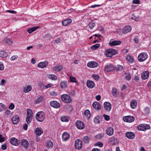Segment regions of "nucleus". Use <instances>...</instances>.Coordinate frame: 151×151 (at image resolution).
<instances>
[{"instance_id":"nucleus-17","label":"nucleus","mask_w":151,"mask_h":151,"mask_svg":"<svg viewBox=\"0 0 151 151\" xmlns=\"http://www.w3.org/2000/svg\"><path fill=\"white\" fill-rule=\"evenodd\" d=\"M98 64L95 61H91L87 63V66L91 68H94L98 66Z\"/></svg>"},{"instance_id":"nucleus-6","label":"nucleus","mask_w":151,"mask_h":151,"mask_svg":"<svg viewBox=\"0 0 151 151\" xmlns=\"http://www.w3.org/2000/svg\"><path fill=\"white\" fill-rule=\"evenodd\" d=\"M61 98L62 101L65 103H69L72 101L71 98L69 95H62Z\"/></svg>"},{"instance_id":"nucleus-2","label":"nucleus","mask_w":151,"mask_h":151,"mask_svg":"<svg viewBox=\"0 0 151 151\" xmlns=\"http://www.w3.org/2000/svg\"><path fill=\"white\" fill-rule=\"evenodd\" d=\"M32 112L30 109H27V116L26 120L27 124H29L32 118Z\"/></svg>"},{"instance_id":"nucleus-13","label":"nucleus","mask_w":151,"mask_h":151,"mask_svg":"<svg viewBox=\"0 0 151 151\" xmlns=\"http://www.w3.org/2000/svg\"><path fill=\"white\" fill-rule=\"evenodd\" d=\"M48 64V62L47 61L41 62L39 63L37 67L39 68H43L46 67Z\"/></svg>"},{"instance_id":"nucleus-10","label":"nucleus","mask_w":151,"mask_h":151,"mask_svg":"<svg viewBox=\"0 0 151 151\" xmlns=\"http://www.w3.org/2000/svg\"><path fill=\"white\" fill-rule=\"evenodd\" d=\"M76 126L77 128L80 129H83L85 126L84 123L82 121L78 120L76 123Z\"/></svg>"},{"instance_id":"nucleus-29","label":"nucleus","mask_w":151,"mask_h":151,"mask_svg":"<svg viewBox=\"0 0 151 151\" xmlns=\"http://www.w3.org/2000/svg\"><path fill=\"white\" fill-rule=\"evenodd\" d=\"M69 134L67 132H64L62 135V138L63 140L66 141L69 139Z\"/></svg>"},{"instance_id":"nucleus-60","label":"nucleus","mask_w":151,"mask_h":151,"mask_svg":"<svg viewBox=\"0 0 151 151\" xmlns=\"http://www.w3.org/2000/svg\"><path fill=\"white\" fill-rule=\"evenodd\" d=\"M132 2L134 4H139L140 3V2L139 0H133Z\"/></svg>"},{"instance_id":"nucleus-1","label":"nucleus","mask_w":151,"mask_h":151,"mask_svg":"<svg viewBox=\"0 0 151 151\" xmlns=\"http://www.w3.org/2000/svg\"><path fill=\"white\" fill-rule=\"evenodd\" d=\"M117 53V52L116 50L110 48L105 51L104 55L107 57H111Z\"/></svg>"},{"instance_id":"nucleus-51","label":"nucleus","mask_w":151,"mask_h":151,"mask_svg":"<svg viewBox=\"0 0 151 151\" xmlns=\"http://www.w3.org/2000/svg\"><path fill=\"white\" fill-rule=\"evenodd\" d=\"M104 136V134H100L97 135H96V138L97 139H100L101 138L103 137Z\"/></svg>"},{"instance_id":"nucleus-9","label":"nucleus","mask_w":151,"mask_h":151,"mask_svg":"<svg viewBox=\"0 0 151 151\" xmlns=\"http://www.w3.org/2000/svg\"><path fill=\"white\" fill-rule=\"evenodd\" d=\"M123 119L124 122H131L134 120V118L133 116H124L123 118Z\"/></svg>"},{"instance_id":"nucleus-59","label":"nucleus","mask_w":151,"mask_h":151,"mask_svg":"<svg viewBox=\"0 0 151 151\" xmlns=\"http://www.w3.org/2000/svg\"><path fill=\"white\" fill-rule=\"evenodd\" d=\"M6 83V81L4 79L1 80V83H0V85L3 86Z\"/></svg>"},{"instance_id":"nucleus-26","label":"nucleus","mask_w":151,"mask_h":151,"mask_svg":"<svg viewBox=\"0 0 151 151\" xmlns=\"http://www.w3.org/2000/svg\"><path fill=\"white\" fill-rule=\"evenodd\" d=\"M126 136L129 139H133L134 138L135 134L132 132H128L126 133Z\"/></svg>"},{"instance_id":"nucleus-52","label":"nucleus","mask_w":151,"mask_h":151,"mask_svg":"<svg viewBox=\"0 0 151 151\" xmlns=\"http://www.w3.org/2000/svg\"><path fill=\"white\" fill-rule=\"evenodd\" d=\"M5 106L2 103H0V111L4 110L5 109Z\"/></svg>"},{"instance_id":"nucleus-34","label":"nucleus","mask_w":151,"mask_h":151,"mask_svg":"<svg viewBox=\"0 0 151 151\" xmlns=\"http://www.w3.org/2000/svg\"><path fill=\"white\" fill-rule=\"evenodd\" d=\"M32 89V86L30 85H28L27 87L24 88L23 91L25 93L29 92Z\"/></svg>"},{"instance_id":"nucleus-7","label":"nucleus","mask_w":151,"mask_h":151,"mask_svg":"<svg viewBox=\"0 0 151 151\" xmlns=\"http://www.w3.org/2000/svg\"><path fill=\"white\" fill-rule=\"evenodd\" d=\"M104 106L105 111L109 112L111 109V105L108 102H105L104 103Z\"/></svg>"},{"instance_id":"nucleus-3","label":"nucleus","mask_w":151,"mask_h":151,"mask_svg":"<svg viewBox=\"0 0 151 151\" xmlns=\"http://www.w3.org/2000/svg\"><path fill=\"white\" fill-rule=\"evenodd\" d=\"M148 57V55L146 52H143L138 56V60L139 62H143Z\"/></svg>"},{"instance_id":"nucleus-22","label":"nucleus","mask_w":151,"mask_h":151,"mask_svg":"<svg viewBox=\"0 0 151 151\" xmlns=\"http://www.w3.org/2000/svg\"><path fill=\"white\" fill-rule=\"evenodd\" d=\"M132 29L131 26H127L124 28L123 30V32L124 34H127L131 31Z\"/></svg>"},{"instance_id":"nucleus-53","label":"nucleus","mask_w":151,"mask_h":151,"mask_svg":"<svg viewBox=\"0 0 151 151\" xmlns=\"http://www.w3.org/2000/svg\"><path fill=\"white\" fill-rule=\"evenodd\" d=\"M92 77L96 80L97 81L99 78V76L97 75H93L92 76Z\"/></svg>"},{"instance_id":"nucleus-5","label":"nucleus","mask_w":151,"mask_h":151,"mask_svg":"<svg viewBox=\"0 0 151 151\" xmlns=\"http://www.w3.org/2000/svg\"><path fill=\"white\" fill-rule=\"evenodd\" d=\"M150 129V126L146 124H141L138 126V129L141 131H145L147 129Z\"/></svg>"},{"instance_id":"nucleus-42","label":"nucleus","mask_w":151,"mask_h":151,"mask_svg":"<svg viewBox=\"0 0 151 151\" xmlns=\"http://www.w3.org/2000/svg\"><path fill=\"white\" fill-rule=\"evenodd\" d=\"M100 122V118L99 116H97L94 119V122L96 124L99 123Z\"/></svg>"},{"instance_id":"nucleus-11","label":"nucleus","mask_w":151,"mask_h":151,"mask_svg":"<svg viewBox=\"0 0 151 151\" xmlns=\"http://www.w3.org/2000/svg\"><path fill=\"white\" fill-rule=\"evenodd\" d=\"M114 69V66L111 64L107 65L104 68V70L106 72L112 71H113Z\"/></svg>"},{"instance_id":"nucleus-21","label":"nucleus","mask_w":151,"mask_h":151,"mask_svg":"<svg viewBox=\"0 0 151 151\" xmlns=\"http://www.w3.org/2000/svg\"><path fill=\"white\" fill-rule=\"evenodd\" d=\"M63 67L62 66L59 65H57L53 67V69L56 72H59L62 70Z\"/></svg>"},{"instance_id":"nucleus-46","label":"nucleus","mask_w":151,"mask_h":151,"mask_svg":"<svg viewBox=\"0 0 151 151\" xmlns=\"http://www.w3.org/2000/svg\"><path fill=\"white\" fill-rule=\"evenodd\" d=\"M112 93L113 94H117L119 93V91L116 88H112Z\"/></svg>"},{"instance_id":"nucleus-4","label":"nucleus","mask_w":151,"mask_h":151,"mask_svg":"<svg viewBox=\"0 0 151 151\" xmlns=\"http://www.w3.org/2000/svg\"><path fill=\"white\" fill-rule=\"evenodd\" d=\"M45 118V114L42 111L39 112L36 114V119L39 122H42L43 121Z\"/></svg>"},{"instance_id":"nucleus-58","label":"nucleus","mask_w":151,"mask_h":151,"mask_svg":"<svg viewBox=\"0 0 151 151\" xmlns=\"http://www.w3.org/2000/svg\"><path fill=\"white\" fill-rule=\"evenodd\" d=\"M5 141V139L4 137H2V135L0 134V142H3L4 141Z\"/></svg>"},{"instance_id":"nucleus-45","label":"nucleus","mask_w":151,"mask_h":151,"mask_svg":"<svg viewBox=\"0 0 151 151\" xmlns=\"http://www.w3.org/2000/svg\"><path fill=\"white\" fill-rule=\"evenodd\" d=\"M134 80L136 82H138L139 80V77L138 76V74L137 73L134 75Z\"/></svg>"},{"instance_id":"nucleus-18","label":"nucleus","mask_w":151,"mask_h":151,"mask_svg":"<svg viewBox=\"0 0 151 151\" xmlns=\"http://www.w3.org/2000/svg\"><path fill=\"white\" fill-rule=\"evenodd\" d=\"M12 121L14 124H17L19 122V117L18 116L15 115L12 117Z\"/></svg>"},{"instance_id":"nucleus-41","label":"nucleus","mask_w":151,"mask_h":151,"mask_svg":"<svg viewBox=\"0 0 151 151\" xmlns=\"http://www.w3.org/2000/svg\"><path fill=\"white\" fill-rule=\"evenodd\" d=\"M61 121L63 122H67L69 120V119L68 117L65 116H62L61 117Z\"/></svg>"},{"instance_id":"nucleus-27","label":"nucleus","mask_w":151,"mask_h":151,"mask_svg":"<svg viewBox=\"0 0 151 151\" xmlns=\"http://www.w3.org/2000/svg\"><path fill=\"white\" fill-rule=\"evenodd\" d=\"M60 86L61 88L64 89L66 88L68 86L67 82L65 81H61L60 83Z\"/></svg>"},{"instance_id":"nucleus-55","label":"nucleus","mask_w":151,"mask_h":151,"mask_svg":"<svg viewBox=\"0 0 151 151\" xmlns=\"http://www.w3.org/2000/svg\"><path fill=\"white\" fill-rule=\"evenodd\" d=\"M4 69V66L1 62H0V70H3Z\"/></svg>"},{"instance_id":"nucleus-38","label":"nucleus","mask_w":151,"mask_h":151,"mask_svg":"<svg viewBox=\"0 0 151 151\" xmlns=\"http://www.w3.org/2000/svg\"><path fill=\"white\" fill-rule=\"evenodd\" d=\"M84 114L86 116L87 119H89L90 117L91 114L90 111L88 110H86L85 111Z\"/></svg>"},{"instance_id":"nucleus-14","label":"nucleus","mask_w":151,"mask_h":151,"mask_svg":"<svg viewBox=\"0 0 151 151\" xmlns=\"http://www.w3.org/2000/svg\"><path fill=\"white\" fill-rule=\"evenodd\" d=\"M149 76V73L147 71L143 72L141 74V78L143 80L147 79Z\"/></svg>"},{"instance_id":"nucleus-28","label":"nucleus","mask_w":151,"mask_h":151,"mask_svg":"<svg viewBox=\"0 0 151 151\" xmlns=\"http://www.w3.org/2000/svg\"><path fill=\"white\" fill-rule=\"evenodd\" d=\"M8 56L7 52L5 51H0V57L3 58H6Z\"/></svg>"},{"instance_id":"nucleus-43","label":"nucleus","mask_w":151,"mask_h":151,"mask_svg":"<svg viewBox=\"0 0 151 151\" xmlns=\"http://www.w3.org/2000/svg\"><path fill=\"white\" fill-rule=\"evenodd\" d=\"M100 47V45L99 44H97L92 45L91 47V49L93 50H95Z\"/></svg>"},{"instance_id":"nucleus-37","label":"nucleus","mask_w":151,"mask_h":151,"mask_svg":"<svg viewBox=\"0 0 151 151\" xmlns=\"http://www.w3.org/2000/svg\"><path fill=\"white\" fill-rule=\"evenodd\" d=\"M124 75L125 77L127 80H129L131 79V76L130 74L128 71H127L125 73Z\"/></svg>"},{"instance_id":"nucleus-19","label":"nucleus","mask_w":151,"mask_h":151,"mask_svg":"<svg viewBox=\"0 0 151 151\" xmlns=\"http://www.w3.org/2000/svg\"><path fill=\"white\" fill-rule=\"evenodd\" d=\"M87 86L89 88H92L95 86L94 83L92 81L88 80L87 81Z\"/></svg>"},{"instance_id":"nucleus-12","label":"nucleus","mask_w":151,"mask_h":151,"mask_svg":"<svg viewBox=\"0 0 151 151\" xmlns=\"http://www.w3.org/2000/svg\"><path fill=\"white\" fill-rule=\"evenodd\" d=\"M50 104L51 106L55 108H58L60 107V103L56 101H51Z\"/></svg>"},{"instance_id":"nucleus-56","label":"nucleus","mask_w":151,"mask_h":151,"mask_svg":"<svg viewBox=\"0 0 151 151\" xmlns=\"http://www.w3.org/2000/svg\"><path fill=\"white\" fill-rule=\"evenodd\" d=\"M52 86V84L51 83H49L46 84L45 86V88L46 89L51 87Z\"/></svg>"},{"instance_id":"nucleus-8","label":"nucleus","mask_w":151,"mask_h":151,"mask_svg":"<svg viewBox=\"0 0 151 151\" xmlns=\"http://www.w3.org/2000/svg\"><path fill=\"white\" fill-rule=\"evenodd\" d=\"M121 43V41H120L114 40L113 39H111L109 42V45L111 46H113L120 45Z\"/></svg>"},{"instance_id":"nucleus-40","label":"nucleus","mask_w":151,"mask_h":151,"mask_svg":"<svg viewBox=\"0 0 151 151\" xmlns=\"http://www.w3.org/2000/svg\"><path fill=\"white\" fill-rule=\"evenodd\" d=\"M131 19L132 20H134L136 21H138L139 19V17H137L134 14H132L131 15L130 17Z\"/></svg>"},{"instance_id":"nucleus-15","label":"nucleus","mask_w":151,"mask_h":151,"mask_svg":"<svg viewBox=\"0 0 151 151\" xmlns=\"http://www.w3.org/2000/svg\"><path fill=\"white\" fill-rule=\"evenodd\" d=\"M82 147V142L79 139H77L75 142V147L78 149H81Z\"/></svg>"},{"instance_id":"nucleus-31","label":"nucleus","mask_w":151,"mask_h":151,"mask_svg":"<svg viewBox=\"0 0 151 151\" xmlns=\"http://www.w3.org/2000/svg\"><path fill=\"white\" fill-rule=\"evenodd\" d=\"M22 145L25 148H27L28 146V142L27 140L25 139H23L21 142Z\"/></svg>"},{"instance_id":"nucleus-20","label":"nucleus","mask_w":151,"mask_h":151,"mask_svg":"<svg viewBox=\"0 0 151 151\" xmlns=\"http://www.w3.org/2000/svg\"><path fill=\"white\" fill-rule=\"evenodd\" d=\"M36 136H39L43 133V130L40 128H37L35 131Z\"/></svg>"},{"instance_id":"nucleus-61","label":"nucleus","mask_w":151,"mask_h":151,"mask_svg":"<svg viewBox=\"0 0 151 151\" xmlns=\"http://www.w3.org/2000/svg\"><path fill=\"white\" fill-rule=\"evenodd\" d=\"M134 41L136 43H138L139 40L137 37L136 36L134 37Z\"/></svg>"},{"instance_id":"nucleus-54","label":"nucleus","mask_w":151,"mask_h":151,"mask_svg":"<svg viewBox=\"0 0 151 151\" xmlns=\"http://www.w3.org/2000/svg\"><path fill=\"white\" fill-rule=\"evenodd\" d=\"M103 116L104 118L105 119L106 121H108L110 119V117L109 115L104 114Z\"/></svg>"},{"instance_id":"nucleus-35","label":"nucleus","mask_w":151,"mask_h":151,"mask_svg":"<svg viewBox=\"0 0 151 151\" xmlns=\"http://www.w3.org/2000/svg\"><path fill=\"white\" fill-rule=\"evenodd\" d=\"M126 59L130 63H132L134 61V59L132 56L129 55H127L126 56Z\"/></svg>"},{"instance_id":"nucleus-24","label":"nucleus","mask_w":151,"mask_h":151,"mask_svg":"<svg viewBox=\"0 0 151 151\" xmlns=\"http://www.w3.org/2000/svg\"><path fill=\"white\" fill-rule=\"evenodd\" d=\"M106 133L108 135L111 136L114 133L113 128L111 127H109L106 130Z\"/></svg>"},{"instance_id":"nucleus-36","label":"nucleus","mask_w":151,"mask_h":151,"mask_svg":"<svg viewBox=\"0 0 151 151\" xmlns=\"http://www.w3.org/2000/svg\"><path fill=\"white\" fill-rule=\"evenodd\" d=\"M39 27L38 26H37L32 27V28H29L27 29V31L29 34H31L33 32L35 31Z\"/></svg>"},{"instance_id":"nucleus-63","label":"nucleus","mask_w":151,"mask_h":151,"mask_svg":"<svg viewBox=\"0 0 151 151\" xmlns=\"http://www.w3.org/2000/svg\"><path fill=\"white\" fill-rule=\"evenodd\" d=\"M6 12H9L12 14H15L16 13V11L13 10H8L6 11Z\"/></svg>"},{"instance_id":"nucleus-33","label":"nucleus","mask_w":151,"mask_h":151,"mask_svg":"<svg viewBox=\"0 0 151 151\" xmlns=\"http://www.w3.org/2000/svg\"><path fill=\"white\" fill-rule=\"evenodd\" d=\"M48 78L50 79L56 81L57 79V77L55 75L50 74L48 75Z\"/></svg>"},{"instance_id":"nucleus-16","label":"nucleus","mask_w":151,"mask_h":151,"mask_svg":"<svg viewBox=\"0 0 151 151\" xmlns=\"http://www.w3.org/2000/svg\"><path fill=\"white\" fill-rule=\"evenodd\" d=\"M10 142L13 145L17 146L19 144V142L17 139L13 137L10 139Z\"/></svg>"},{"instance_id":"nucleus-62","label":"nucleus","mask_w":151,"mask_h":151,"mask_svg":"<svg viewBox=\"0 0 151 151\" xmlns=\"http://www.w3.org/2000/svg\"><path fill=\"white\" fill-rule=\"evenodd\" d=\"M9 107L10 109H13L14 108V104H13L12 103L9 105Z\"/></svg>"},{"instance_id":"nucleus-32","label":"nucleus","mask_w":151,"mask_h":151,"mask_svg":"<svg viewBox=\"0 0 151 151\" xmlns=\"http://www.w3.org/2000/svg\"><path fill=\"white\" fill-rule=\"evenodd\" d=\"M137 105V102L136 100H132L130 103V106L132 109H134Z\"/></svg>"},{"instance_id":"nucleus-25","label":"nucleus","mask_w":151,"mask_h":151,"mask_svg":"<svg viewBox=\"0 0 151 151\" xmlns=\"http://www.w3.org/2000/svg\"><path fill=\"white\" fill-rule=\"evenodd\" d=\"M93 107L97 110L101 109V106L100 104L97 102H94L92 104Z\"/></svg>"},{"instance_id":"nucleus-48","label":"nucleus","mask_w":151,"mask_h":151,"mask_svg":"<svg viewBox=\"0 0 151 151\" xmlns=\"http://www.w3.org/2000/svg\"><path fill=\"white\" fill-rule=\"evenodd\" d=\"M70 81L71 82L74 83H77V80L76 78L74 77L70 76Z\"/></svg>"},{"instance_id":"nucleus-39","label":"nucleus","mask_w":151,"mask_h":151,"mask_svg":"<svg viewBox=\"0 0 151 151\" xmlns=\"http://www.w3.org/2000/svg\"><path fill=\"white\" fill-rule=\"evenodd\" d=\"M53 144L52 141H49L47 142L46 144V146L47 147L50 148L52 147L53 146Z\"/></svg>"},{"instance_id":"nucleus-23","label":"nucleus","mask_w":151,"mask_h":151,"mask_svg":"<svg viewBox=\"0 0 151 151\" xmlns=\"http://www.w3.org/2000/svg\"><path fill=\"white\" fill-rule=\"evenodd\" d=\"M72 21L71 19L68 18L62 22V24L64 26H67L71 23Z\"/></svg>"},{"instance_id":"nucleus-64","label":"nucleus","mask_w":151,"mask_h":151,"mask_svg":"<svg viewBox=\"0 0 151 151\" xmlns=\"http://www.w3.org/2000/svg\"><path fill=\"white\" fill-rule=\"evenodd\" d=\"M1 148L2 150H5L7 148V146L6 144H3L2 145Z\"/></svg>"},{"instance_id":"nucleus-57","label":"nucleus","mask_w":151,"mask_h":151,"mask_svg":"<svg viewBox=\"0 0 151 151\" xmlns=\"http://www.w3.org/2000/svg\"><path fill=\"white\" fill-rule=\"evenodd\" d=\"M18 57L17 55H14L12 57L10 58V60L12 61L18 58Z\"/></svg>"},{"instance_id":"nucleus-50","label":"nucleus","mask_w":151,"mask_h":151,"mask_svg":"<svg viewBox=\"0 0 151 151\" xmlns=\"http://www.w3.org/2000/svg\"><path fill=\"white\" fill-rule=\"evenodd\" d=\"M42 97L41 96H40L35 100V103L36 104L39 103L42 101Z\"/></svg>"},{"instance_id":"nucleus-44","label":"nucleus","mask_w":151,"mask_h":151,"mask_svg":"<svg viewBox=\"0 0 151 151\" xmlns=\"http://www.w3.org/2000/svg\"><path fill=\"white\" fill-rule=\"evenodd\" d=\"M95 23L93 22H90L88 24L89 27L91 29H93L95 26Z\"/></svg>"},{"instance_id":"nucleus-49","label":"nucleus","mask_w":151,"mask_h":151,"mask_svg":"<svg viewBox=\"0 0 151 151\" xmlns=\"http://www.w3.org/2000/svg\"><path fill=\"white\" fill-rule=\"evenodd\" d=\"M116 69L117 70H123V66L121 65H117L116 67Z\"/></svg>"},{"instance_id":"nucleus-30","label":"nucleus","mask_w":151,"mask_h":151,"mask_svg":"<svg viewBox=\"0 0 151 151\" xmlns=\"http://www.w3.org/2000/svg\"><path fill=\"white\" fill-rule=\"evenodd\" d=\"M3 41L4 42L9 45H11L13 43L12 40L11 39L8 38H5Z\"/></svg>"},{"instance_id":"nucleus-47","label":"nucleus","mask_w":151,"mask_h":151,"mask_svg":"<svg viewBox=\"0 0 151 151\" xmlns=\"http://www.w3.org/2000/svg\"><path fill=\"white\" fill-rule=\"evenodd\" d=\"M83 140L85 143H88L89 141V139L88 136H86L84 137Z\"/></svg>"}]
</instances>
